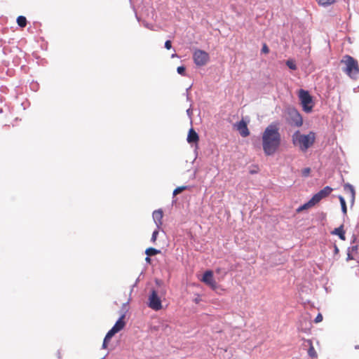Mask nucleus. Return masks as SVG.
<instances>
[{"instance_id": "obj_25", "label": "nucleus", "mask_w": 359, "mask_h": 359, "mask_svg": "<svg viewBox=\"0 0 359 359\" xmlns=\"http://www.w3.org/2000/svg\"><path fill=\"white\" fill-rule=\"evenodd\" d=\"M158 234V229L157 228V229L155 230L152 233L151 238V242H153V243L156 242Z\"/></svg>"}, {"instance_id": "obj_32", "label": "nucleus", "mask_w": 359, "mask_h": 359, "mask_svg": "<svg viewBox=\"0 0 359 359\" xmlns=\"http://www.w3.org/2000/svg\"><path fill=\"white\" fill-rule=\"evenodd\" d=\"M201 301V299L199 297H196V298H195V299H194V302L196 304H198Z\"/></svg>"}, {"instance_id": "obj_9", "label": "nucleus", "mask_w": 359, "mask_h": 359, "mask_svg": "<svg viewBox=\"0 0 359 359\" xmlns=\"http://www.w3.org/2000/svg\"><path fill=\"white\" fill-rule=\"evenodd\" d=\"M201 281L212 290H216L217 287V283L214 279L213 272L210 270L206 271L204 273Z\"/></svg>"}, {"instance_id": "obj_6", "label": "nucleus", "mask_w": 359, "mask_h": 359, "mask_svg": "<svg viewBox=\"0 0 359 359\" xmlns=\"http://www.w3.org/2000/svg\"><path fill=\"white\" fill-rule=\"evenodd\" d=\"M194 63L199 67L204 66L209 61L210 57L207 52L197 49L193 54Z\"/></svg>"}, {"instance_id": "obj_14", "label": "nucleus", "mask_w": 359, "mask_h": 359, "mask_svg": "<svg viewBox=\"0 0 359 359\" xmlns=\"http://www.w3.org/2000/svg\"><path fill=\"white\" fill-rule=\"evenodd\" d=\"M305 342L308 344V346H309V349H308V355L311 358H317L318 357V354H317V352L315 350L314 347H313V342L311 339H306L305 341Z\"/></svg>"}, {"instance_id": "obj_26", "label": "nucleus", "mask_w": 359, "mask_h": 359, "mask_svg": "<svg viewBox=\"0 0 359 359\" xmlns=\"http://www.w3.org/2000/svg\"><path fill=\"white\" fill-rule=\"evenodd\" d=\"M177 72L178 74L184 76L185 75V67L184 66H180L177 69Z\"/></svg>"}, {"instance_id": "obj_11", "label": "nucleus", "mask_w": 359, "mask_h": 359, "mask_svg": "<svg viewBox=\"0 0 359 359\" xmlns=\"http://www.w3.org/2000/svg\"><path fill=\"white\" fill-rule=\"evenodd\" d=\"M163 217V213L161 210H157L154 211L153 212V219L156 224L157 228L159 229L160 226L162 225L163 222L162 219Z\"/></svg>"}, {"instance_id": "obj_22", "label": "nucleus", "mask_w": 359, "mask_h": 359, "mask_svg": "<svg viewBox=\"0 0 359 359\" xmlns=\"http://www.w3.org/2000/svg\"><path fill=\"white\" fill-rule=\"evenodd\" d=\"M286 65L292 70H295L297 69V65L295 62L292 60H288L286 61Z\"/></svg>"}, {"instance_id": "obj_15", "label": "nucleus", "mask_w": 359, "mask_h": 359, "mask_svg": "<svg viewBox=\"0 0 359 359\" xmlns=\"http://www.w3.org/2000/svg\"><path fill=\"white\" fill-rule=\"evenodd\" d=\"M332 234L337 235L339 238L342 241L346 240L345 231L344 229V225H341L339 227L334 229L332 231Z\"/></svg>"}, {"instance_id": "obj_13", "label": "nucleus", "mask_w": 359, "mask_h": 359, "mask_svg": "<svg viewBox=\"0 0 359 359\" xmlns=\"http://www.w3.org/2000/svg\"><path fill=\"white\" fill-rule=\"evenodd\" d=\"M198 140H199L198 135L194 130V128H191L188 133L187 142L189 143H197L198 142Z\"/></svg>"}, {"instance_id": "obj_20", "label": "nucleus", "mask_w": 359, "mask_h": 359, "mask_svg": "<svg viewBox=\"0 0 359 359\" xmlns=\"http://www.w3.org/2000/svg\"><path fill=\"white\" fill-rule=\"evenodd\" d=\"M311 200L310 199L307 203H306L303 205L300 206L297 209V212H300V211H302L304 210H306V209H308V208H310L314 206L315 205L311 203Z\"/></svg>"}, {"instance_id": "obj_3", "label": "nucleus", "mask_w": 359, "mask_h": 359, "mask_svg": "<svg viewBox=\"0 0 359 359\" xmlns=\"http://www.w3.org/2000/svg\"><path fill=\"white\" fill-rule=\"evenodd\" d=\"M343 65L342 71L351 79L356 80L359 77V65L352 56L345 55L340 61Z\"/></svg>"}, {"instance_id": "obj_16", "label": "nucleus", "mask_w": 359, "mask_h": 359, "mask_svg": "<svg viewBox=\"0 0 359 359\" xmlns=\"http://www.w3.org/2000/svg\"><path fill=\"white\" fill-rule=\"evenodd\" d=\"M344 191H346L350 194L351 200L353 201L355 199V191L354 187L350 184H346L344 186Z\"/></svg>"}, {"instance_id": "obj_28", "label": "nucleus", "mask_w": 359, "mask_h": 359, "mask_svg": "<svg viewBox=\"0 0 359 359\" xmlns=\"http://www.w3.org/2000/svg\"><path fill=\"white\" fill-rule=\"evenodd\" d=\"M262 52L264 54L269 53V48L266 43H264L262 48Z\"/></svg>"}, {"instance_id": "obj_21", "label": "nucleus", "mask_w": 359, "mask_h": 359, "mask_svg": "<svg viewBox=\"0 0 359 359\" xmlns=\"http://www.w3.org/2000/svg\"><path fill=\"white\" fill-rule=\"evenodd\" d=\"M187 189V186H182V187H177L173 191V196H176V195L180 194L181 192H182L183 191L186 190Z\"/></svg>"}, {"instance_id": "obj_23", "label": "nucleus", "mask_w": 359, "mask_h": 359, "mask_svg": "<svg viewBox=\"0 0 359 359\" xmlns=\"http://www.w3.org/2000/svg\"><path fill=\"white\" fill-rule=\"evenodd\" d=\"M319 4L323 6L330 5L335 2V0H316Z\"/></svg>"}, {"instance_id": "obj_31", "label": "nucleus", "mask_w": 359, "mask_h": 359, "mask_svg": "<svg viewBox=\"0 0 359 359\" xmlns=\"http://www.w3.org/2000/svg\"><path fill=\"white\" fill-rule=\"evenodd\" d=\"M109 341H106V339L104 338V341H103V344H102V348H107Z\"/></svg>"}, {"instance_id": "obj_2", "label": "nucleus", "mask_w": 359, "mask_h": 359, "mask_svg": "<svg viewBox=\"0 0 359 359\" xmlns=\"http://www.w3.org/2000/svg\"><path fill=\"white\" fill-rule=\"evenodd\" d=\"M316 140V133L309 132L307 135H304L299 130L295 131L292 136V142L294 147L299 149L300 151L306 152L311 147Z\"/></svg>"}, {"instance_id": "obj_10", "label": "nucleus", "mask_w": 359, "mask_h": 359, "mask_svg": "<svg viewBox=\"0 0 359 359\" xmlns=\"http://www.w3.org/2000/svg\"><path fill=\"white\" fill-rule=\"evenodd\" d=\"M235 126L242 137H245L250 135V131L248 128L247 123L243 120H241L237 123Z\"/></svg>"}, {"instance_id": "obj_4", "label": "nucleus", "mask_w": 359, "mask_h": 359, "mask_svg": "<svg viewBox=\"0 0 359 359\" xmlns=\"http://www.w3.org/2000/svg\"><path fill=\"white\" fill-rule=\"evenodd\" d=\"M287 121L291 126L296 127H300L303 124L301 114L294 108H289L287 110Z\"/></svg>"}, {"instance_id": "obj_8", "label": "nucleus", "mask_w": 359, "mask_h": 359, "mask_svg": "<svg viewBox=\"0 0 359 359\" xmlns=\"http://www.w3.org/2000/svg\"><path fill=\"white\" fill-rule=\"evenodd\" d=\"M149 306L155 311H158L162 309V304L160 298L156 290H151V294L149 297Z\"/></svg>"}, {"instance_id": "obj_19", "label": "nucleus", "mask_w": 359, "mask_h": 359, "mask_svg": "<svg viewBox=\"0 0 359 359\" xmlns=\"http://www.w3.org/2000/svg\"><path fill=\"white\" fill-rule=\"evenodd\" d=\"M339 200L340 203H341V210L344 212V214L346 215V212H347V208H346V204L345 199L344 198L343 196H339Z\"/></svg>"}, {"instance_id": "obj_18", "label": "nucleus", "mask_w": 359, "mask_h": 359, "mask_svg": "<svg viewBox=\"0 0 359 359\" xmlns=\"http://www.w3.org/2000/svg\"><path fill=\"white\" fill-rule=\"evenodd\" d=\"M145 253L148 256H154V255H156L157 254H159L160 253V250H157L156 248H147L146 250Z\"/></svg>"}, {"instance_id": "obj_35", "label": "nucleus", "mask_w": 359, "mask_h": 359, "mask_svg": "<svg viewBox=\"0 0 359 359\" xmlns=\"http://www.w3.org/2000/svg\"><path fill=\"white\" fill-rule=\"evenodd\" d=\"M355 349H359V345H356V346H355Z\"/></svg>"}, {"instance_id": "obj_30", "label": "nucleus", "mask_w": 359, "mask_h": 359, "mask_svg": "<svg viewBox=\"0 0 359 359\" xmlns=\"http://www.w3.org/2000/svg\"><path fill=\"white\" fill-rule=\"evenodd\" d=\"M165 48L168 50L172 48V43L170 40H168L165 43Z\"/></svg>"}, {"instance_id": "obj_1", "label": "nucleus", "mask_w": 359, "mask_h": 359, "mask_svg": "<svg viewBox=\"0 0 359 359\" xmlns=\"http://www.w3.org/2000/svg\"><path fill=\"white\" fill-rule=\"evenodd\" d=\"M264 153L266 156L273 155L281 144V135L278 123H272L264 130L262 135Z\"/></svg>"}, {"instance_id": "obj_34", "label": "nucleus", "mask_w": 359, "mask_h": 359, "mask_svg": "<svg viewBox=\"0 0 359 359\" xmlns=\"http://www.w3.org/2000/svg\"><path fill=\"white\" fill-rule=\"evenodd\" d=\"M150 256H148L145 258V261L148 263H150L151 262V258L149 257Z\"/></svg>"}, {"instance_id": "obj_7", "label": "nucleus", "mask_w": 359, "mask_h": 359, "mask_svg": "<svg viewBox=\"0 0 359 359\" xmlns=\"http://www.w3.org/2000/svg\"><path fill=\"white\" fill-rule=\"evenodd\" d=\"M332 188H331L329 186L324 187L323 189H321L312 196V198H311V203L314 205L317 204L322 199L327 197L332 193Z\"/></svg>"}, {"instance_id": "obj_17", "label": "nucleus", "mask_w": 359, "mask_h": 359, "mask_svg": "<svg viewBox=\"0 0 359 359\" xmlns=\"http://www.w3.org/2000/svg\"><path fill=\"white\" fill-rule=\"evenodd\" d=\"M17 23L20 27H25L27 25V19L25 17L20 15L17 18Z\"/></svg>"}, {"instance_id": "obj_12", "label": "nucleus", "mask_w": 359, "mask_h": 359, "mask_svg": "<svg viewBox=\"0 0 359 359\" xmlns=\"http://www.w3.org/2000/svg\"><path fill=\"white\" fill-rule=\"evenodd\" d=\"M125 315L123 314L119 319L116 322L115 325L112 327V329L117 333L122 330L126 326V322L124 320Z\"/></svg>"}, {"instance_id": "obj_5", "label": "nucleus", "mask_w": 359, "mask_h": 359, "mask_svg": "<svg viewBox=\"0 0 359 359\" xmlns=\"http://www.w3.org/2000/svg\"><path fill=\"white\" fill-rule=\"evenodd\" d=\"M299 97L303 107V109L306 112H310L312 110L313 106L312 97L308 91L301 89L299 92Z\"/></svg>"}, {"instance_id": "obj_27", "label": "nucleus", "mask_w": 359, "mask_h": 359, "mask_svg": "<svg viewBox=\"0 0 359 359\" xmlns=\"http://www.w3.org/2000/svg\"><path fill=\"white\" fill-rule=\"evenodd\" d=\"M311 172V169L309 168H304L302 170V175L304 177H307L309 175Z\"/></svg>"}, {"instance_id": "obj_24", "label": "nucleus", "mask_w": 359, "mask_h": 359, "mask_svg": "<svg viewBox=\"0 0 359 359\" xmlns=\"http://www.w3.org/2000/svg\"><path fill=\"white\" fill-rule=\"evenodd\" d=\"M116 334V332L111 328L106 334L105 339L106 341H110L113 336Z\"/></svg>"}, {"instance_id": "obj_29", "label": "nucleus", "mask_w": 359, "mask_h": 359, "mask_svg": "<svg viewBox=\"0 0 359 359\" xmlns=\"http://www.w3.org/2000/svg\"><path fill=\"white\" fill-rule=\"evenodd\" d=\"M323 316L321 313H318L317 315V316L316 317V318L314 319V322L316 323H320L322 320H323Z\"/></svg>"}, {"instance_id": "obj_33", "label": "nucleus", "mask_w": 359, "mask_h": 359, "mask_svg": "<svg viewBox=\"0 0 359 359\" xmlns=\"http://www.w3.org/2000/svg\"><path fill=\"white\" fill-rule=\"evenodd\" d=\"M338 252H339V248L336 245H334V253L337 254Z\"/></svg>"}]
</instances>
